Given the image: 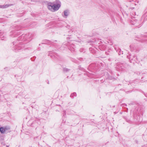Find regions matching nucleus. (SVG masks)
<instances>
[{
	"label": "nucleus",
	"instance_id": "obj_1",
	"mask_svg": "<svg viewBox=\"0 0 147 147\" xmlns=\"http://www.w3.org/2000/svg\"><path fill=\"white\" fill-rule=\"evenodd\" d=\"M61 3L59 0H56L54 3H49L47 4L48 9L52 12L57 11L60 7Z\"/></svg>",
	"mask_w": 147,
	"mask_h": 147
},
{
	"label": "nucleus",
	"instance_id": "obj_2",
	"mask_svg": "<svg viewBox=\"0 0 147 147\" xmlns=\"http://www.w3.org/2000/svg\"><path fill=\"white\" fill-rule=\"evenodd\" d=\"M69 14V10L68 9L65 10L63 13H62V16L64 18H66Z\"/></svg>",
	"mask_w": 147,
	"mask_h": 147
},
{
	"label": "nucleus",
	"instance_id": "obj_3",
	"mask_svg": "<svg viewBox=\"0 0 147 147\" xmlns=\"http://www.w3.org/2000/svg\"><path fill=\"white\" fill-rule=\"evenodd\" d=\"M8 129H9V128L7 127H0V132L1 133H4Z\"/></svg>",
	"mask_w": 147,
	"mask_h": 147
},
{
	"label": "nucleus",
	"instance_id": "obj_4",
	"mask_svg": "<svg viewBox=\"0 0 147 147\" xmlns=\"http://www.w3.org/2000/svg\"><path fill=\"white\" fill-rule=\"evenodd\" d=\"M9 6V5L6 4L3 5H0V8H5L8 7Z\"/></svg>",
	"mask_w": 147,
	"mask_h": 147
},
{
	"label": "nucleus",
	"instance_id": "obj_5",
	"mask_svg": "<svg viewBox=\"0 0 147 147\" xmlns=\"http://www.w3.org/2000/svg\"><path fill=\"white\" fill-rule=\"evenodd\" d=\"M76 94L75 92H74L71 94L70 95V97L72 98H74L76 96Z\"/></svg>",
	"mask_w": 147,
	"mask_h": 147
},
{
	"label": "nucleus",
	"instance_id": "obj_6",
	"mask_svg": "<svg viewBox=\"0 0 147 147\" xmlns=\"http://www.w3.org/2000/svg\"><path fill=\"white\" fill-rule=\"evenodd\" d=\"M15 50H16V51H18L20 49V46H16V47L15 48Z\"/></svg>",
	"mask_w": 147,
	"mask_h": 147
},
{
	"label": "nucleus",
	"instance_id": "obj_7",
	"mask_svg": "<svg viewBox=\"0 0 147 147\" xmlns=\"http://www.w3.org/2000/svg\"><path fill=\"white\" fill-rule=\"evenodd\" d=\"M130 48L131 49V50H132V51L134 50L136 48V47H134V45H131L130 46Z\"/></svg>",
	"mask_w": 147,
	"mask_h": 147
},
{
	"label": "nucleus",
	"instance_id": "obj_8",
	"mask_svg": "<svg viewBox=\"0 0 147 147\" xmlns=\"http://www.w3.org/2000/svg\"><path fill=\"white\" fill-rule=\"evenodd\" d=\"M129 59H130V60H131L132 61H136V59H137V58L136 57H134L133 59L132 58H131V57Z\"/></svg>",
	"mask_w": 147,
	"mask_h": 147
},
{
	"label": "nucleus",
	"instance_id": "obj_9",
	"mask_svg": "<svg viewBox=\"0 0 147 147\" xmlns=\"http://www.w3.org/2000/svg\"><path fill=\"white\" fill-rule=\"evenodd\" d=\"M25 35H24V34H22V36H21V38H23H23H24V37H26V36H25Z\"/></svg>",
	"mask_w": 147,
	"mask_h": 147
},
{
	"label": "nucleus",
	"instance_id": "obj_10",
	"mask_svg": "<svg viewBox=\"0 0 147 147\" xmlns=\"http://www.w3.org/2000/svg\"><path fill=\"white\" fill-rule=\"evenodd\" d=\"M69 70V69L67 68L64 69V71H67Z\"/></svg>",
	"mask_w": 147,
	"mask_h": 147
},
{
	"label": "nucleus",
	"instance_id": "obj_11",
	"mask_svg": "<svg viewBox=\"0 0 147 147\" xmlns=\"http://www.w3.org/2000/svg\"><path fill=\"white\" fill-rule=\"evenodd\" d=\"M135 0H129V1H134V2L135 1Z\"/></svg>",
	"mask_w": 147,
	"mask_h": 147
},
{
	"label": "nucleus",
	"instance_id": "obj_12",
	"mask_svg": "<svg viewBox=\"0 0 147 147\" xmlns=\"http://www.w3.org/2000/svg\"><path fill=\"white\" fill-rule=\"evenodd\" d=\"M26 39V38H25V39H24V38H23L22 39V40H25Z\"/></svg>",
	"mask_w": 147,
	"mask_h": 147
},
{
	"label": "nucleus",
	"instance_id": "obj_13",
	"mask_svg": "<svg viewBox=\"0 0 147 147\" xmlns=\"http://www.w3.org/2000/svg\"><path fill=\"white\" fill-rule=\"evenodd\" d=\"M0 37H1V38H2V35H0Z\"/></svg>",
	"mask_w": 147,
	"mask_h": 147
},
{
	"label": "nucleus",
	"instance_id": "obj_14",
	"mask_svg": "<svg viewBox=\"0 0 147 147\" xmlns=\"http://www.w3.org/2000/svg\"><path fill=\"white\" fill-rule=\"evenodd\" d=\"M13 45H14L15 44V42H13Z\"/></svg>",
	"mask_w": 147,
	"mask_h": 147
},
{
	"label": "nucleus",
	"instance_id": "obj_15",
	"mask_svg": "<svg viewBox=\"0 0 147 147\" xmlns=\"http://www.w3.org/2000/svg\"><path fill=\"white\" fill-rule=\"evenodd\" d=\"M127 57H128V58H129V56H127Z\"/></svg>",
	"mask_w": 147,
	"mask_h": 147
},
{
	"label": "nucleus",
	"instance_id": "obj_16",
	"mask_svg": "<svg viewBox=\"0 0 147 147\" xmlns=\"http://www.w3.org/2000/svg\"><path fill=\"white\" fill-rule=\"evenodd\" d=\"M130 62H132V61H131Z\"/></svg>",
	"mask_w": 147,
	"mask_h": 147
},
{
	"label": "nucleus",
	"instance_id": "obj_17",
	"mask_svg": "<svg viewBox=\"0 0 147 147\" xmlns=\"http://www.w3.org/2000/svg\"><path fill=\"white\" fill-rule=\"evenodd\" d=\"M1 39H2V40H3V39H2V38H1Z\"/></svg>",
	"mask_w": 147,
	"mask_h": 147
}]
</instances>
